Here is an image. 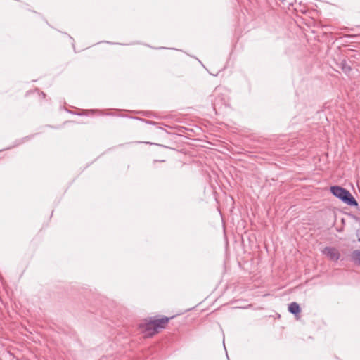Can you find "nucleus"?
Segmentation results:
<instances>
[{"instance_id":"nucleus-4","label":"nucleus","mask_w":360,"mask_h":360,"mask_svg":"<svg viewBox=\"0 0 360 360\" xmlns=\"http://www.w3.org/2000/svg\"><path fill=\"white\" fill-rule=\"evenodd\" d=\"M300 310V305L295 302L290 303L288 306V311L292 314L297 315Z\"/></svg>"},{"instance_id":"nucleus-7","label":"nucleus","mask_w":360,"mask_h":360,"mask_svg":"<svg viewBox=\"0 0 360 360\" xmlns=\"http://www.w3.org/2000/svg\"><path fill=\"white\" fill-rule=\"evenodd\" d=\"M357 236L359 237L358 241L360 242V233L359 232H357Z\"/></svg>"},{"instance_id":"nucleus-2","label":"nucleus","mask_w":360,"mask_h":360,"mask_svg":"<svg viewBox=\"0 0 360 360\" xmlns=\"http://www.w3.org/2000/svg\"><path fill=\"white\" fill-rule=\"evenodd\" d=\"M331 193L336 198L341 200L344 203L350 206H357L358 203L351 193L347 189L339 186H333L330 187Z\"/></svg>"},{"instance_id":"nucleus-6","label":"nucleus","mask_w":360,"mask_h":360,"mask_svg":"<svg viewBox=\"0 0 360 360\" xmlns=\"http://www.w3.org/2000/svg\"><path fill=\"white\" fill-rule=\"evenodd\" d=\"M342 69L345 72H349L351 70V68L345 62L342 63Z\"/></svg>"},{"instance_id":"nucleus-5","label":"nucleus","mask_w":360,"mask_h":360,"mask_svg":"<svg viewBox=\"0 0 360 360\" xmlns=\"http://www.w3.org/2000/svg\"><path fill=\"white\" fill-rule=\"evenodd\" d=\"M352 260L360 266V250H356L351 253Z\"/></svg>"},{"instance_id":"nucleus-1","label":"nucleus","mask_w":360,"mask_h":360,"mask_svg":"<svg viewBox=\"0 0 360 360\" xmlns=\"http://www.w3.org/2000/svg\"><path fill=\"white\" fill-rule=\"evenodd\" d=\"M169 319L162 317L159 319L145 320L139 325V328L145 337H151L158 332L160 329L165 328Z\"/></svg>"},{"instance_id":"nucleus-3","label":"nucleus","mask_w":360,"mask_h":360,"mask_svg":"<svg viewBox=\"0 0 360 360\" xmlns=\"http://www.w3.org/2000/svg\"><path fill=\"white\" fill-rule=\"evenodd\" d=\"M323 253L330 260L338 261L340 255L339 251L333 247H326L323 250Z\"/></svg>"}]
</instances>
